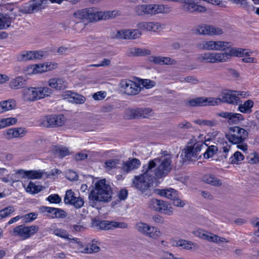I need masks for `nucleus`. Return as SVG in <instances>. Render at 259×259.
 Here are the masks:
<instances>
[{
    "mask_svg": "<svg viewBox=\"0 0 259 259\" xmlns=\"http://www.w3.org/2000/svg\"><path fill=\"white\" fill-rule=\"evenodd\" d=\"M182 83L188 82L193 84H197L199 83V80L194 76H189L185 77H181L179 79Z\"/></svg>",
    "mask_w": 259,
    "mask_h": 259,
    "instance_id": "60",
    "label": "nucleus"
},
{
    "mask_svg": "<svg viewBox=\"0 0 259 259\" xmlns=\"http://www.w3.org/2000/svg\"><path fill=\"white\" fill-rule=\"evenodd\" d=\"M11 20L7 15H0V29H5L9 27L11 24Z\"/></svg>",
    "mask_w": 259,
    "mask_h": 259,
    "instance_id": "51",
    "label": "nucleus"
},
{
    "mask_svg": "<svg viewBox=\"0 0 259 259\" xmlns=\"http://www.w3.org/2000/svg\"><path fill=\"white\" fill-rule=\"evenodd\" d=\"M100 229L102 230H110L114 228H126L127 225L123 222H117L115 221H102L97 222Z\"/></svg>",
    "mask_w": 259,
    "mask_h": 259,
    "instance_id": "19",
    "label": "nucleus"
},
{
    "mask_svg": "<svg viewBox=\"0 0 259 259\" xmlns=\"http://www.w3.org/2000/svg\"><path fill=\"white\" fill-rule=\"evenodd\" d=\"M198 141L191 145L196 154L200 152L205 146H208L209 145L208 142H209V138H206L203 135H200L198 137Z\"/></svg>",
    "mask_w": 259,
    "mask_h": 259,
    "instance_id": "28",
    "label": "nucleus"
},
{
    "mask_svg": "<svg viewBox=\"0 0 259 259\" xmlns=\"http://www.w3.org/2000/svg\"><path fill=\"white\" fill-rule=\"evenodd\" d=\"M99 244L100 243L97 240L93 239L91 243L86 245V249L89 250L88 252H86V254L98 252L100 249Z\"/></svg>",
    "mask_w": 259,
    "mask_h": 259,
    "instance_id": "46",
    "label": "nucleus"
},
{
    "mask_svg": "<svg viewBox=\"0 0 259 259\" xmlns=\"http://www.w3.org/2000/svg\"><path fill=\"white\" fill-rule=\"evenodd\" d=\"M193 234L199 238L219 244L227 243L228 242L225 238L200 229L194 231Z\"/></svg>",
    "mask_w": 259,
    "mask_h": 259,
    "instance_id": "11",
    "label": "nucleus"
},
{
    "mask_svg": "<svg viewBox=\"0 0 259 259\" xmlns=\"http://www.w3.org/2000/svg\"><path fill=\"white\" fill-rule=\"evenodd\" d=\"M57 154L61 157L69 155L70 154L69 149L66 147H59L56 149Z\"/></svg>",
    "mask_w": 259,
    "mask_h": 259,
    "instance_id": "61",
    "label": "nucleus"
},
{
    "mask_svg": "<svg viewBox=\"0 0 259 259\" xmlns=\"http://www.w3.org/2000/svg\"><path fill=\"white\" fill-rule=\"evenodd\" d=\"M137 108L127 109L124 113V117L126 119L138 118Z\"/></svg>",
    "mask_w": 259,
    "mask_h": 259,
    "instance_id": "57",
    "label": "nucleus"
},
{
    "mask_svg": "<svg viewBox=\"0 0 259 259\" xmlns=\"http://www.w3.org/2000/svg\"><path fill=\"white\" fill-rule=\"evenodd\" d=\"M215 99L218 100L217 105L221 102L236 104L239 100L237 91L229 90L222 91L218 98H215Z\"/></svg>",
    "mask_w": 259,
    "mask_h": 259,
    "instance_id": "14",
    "label": "nucleus"
},
{
    "mask_svg": "<svg viewBox=\"0 0 259 259\" xmlns=\"http://www.w3.org/2000/svg\"><path fill=\"white\" fill-rule=\"evenodd\" d=\"M248 161L251 164L259 163V154L257 153L250 154L248 157Z\"/></svg>",
    "mask_w": 259,
    "mask_h": 259,
    "instance_id": "64",
    "label": "nucleus"
},
{
    "mask_svg": "<svg viewBox=\"0 0 259 259\" xmlns=\"http://www.w3.org/2000/svg\"><path fill=\"white\" fill-rule=\"evenodd\" d=\"M217 115L222 118L227 119L228 122L230 124H237L240 121L244 119L242 114L237 113L221 112L217 113Z\"/></svg>",
    "mask_w": 259,
    "mask_h": 259,
    "instance_id": "22",
    "label": "nucleus"
},
{
    "mask_svg": "<svg viewBox=\"0 0 259 259\" xmlns=\"http://www.w3.org/2000/svg\"><path fill=\"white\" fill-rule=\"evenodd\" d=\"M218 100L214 98L197 97L187 100L186 104L188 106H206L217 105Z\"/></svg>",
    "mask_w": 259,
    "mask_h": 259,
    "instance_id": "13",
    "label": "nucleus"
},
{
    "mask_svg": "<svg viewBox=\"0 0 259 259\" xmlns=\"http://www.w3.org/2000/svg\"><path fill=\"white\" fill-rule=\"evenodd\" d=\"M196 33L210 36H221L224 34V29L220 27L209 24H202L197 27Z\"/></svg>",
    "mask_w": 259,
    "mask_h": 259,
    "instance_id": "10",
    "label": "nucleus"
},
{
    "mask_svg": "<svg viewBox=\"0 0 259 259\" xmlns=\"http://www.w3.org/2000/svg\"><path fill=\"white\" fill-rule=\"evenodd\" d=\"M38 227L35 225L30 226L19 225L14 229L13 235L25 240L35 234L38 232Z\"/></svg>",
    "mask_w": 259,
    "mask_h": 259,
    "instance_id": "9",
    "label": "nucleus"
},
{
    "mask_svg": "<svg viewBox=\"0 0 259 259\" xmlns=\"http://www.w3.org/2000/svg\"><path fill=\"white\" fill-rule=\"evenodd\" d=\"M10 174L5 168H0V179L5 183H9Z\"/></svg>",
    "mask_w": 259,
    "mask_h": 259,
    "instance_id": "58",
    "label": "nucleus"
},
{
    "mask_svg": "<svg viewBox=\"0 0 259 259\" xmlns=\"http://www.w3.org/2000/svg\"><path fill=\"white\" fill-rule=\"evenodd\" d=\"M151 52L149 50L142 48H129L126 54L130 56H146L149 55Z\"/></svg>",
    "mask_w": 259,
    "mask_h": 259,
    "instance_id": "37",
    "label": "nucleus"
},
{
    "mask_svg": "<svg viewBox=\"0 0 259 259\" xmlns=\"http://www.w3.org/2000/svg\"><path fill=\"white\" fill-rule=\"evenodd\" d=\"M65 123V118L62 115L47 116L41 119L40 124L45 127L60 126Z\"/></svg>",
    "mask_w": 259,
    "mask_h": 259,
    "instance_id": "15",
    "label": "nucleus"
},
{
    "mask_svg": "<svg viewBox=\"0 0 259 259\" xmlns=\"http://www.w3.org/2000/svg\"><path fill=\"white\" fill-rule=\"evenodd\" d=\"M13 206H8L0 210V220L10 216L15 211Z\"/></svg>",
    "mask_w": 259,
    "mask_h": 259,
    "instance_id": "54",
    "label": "nucleus"
},
{
    "mask_svg": "<svg viewBox=\"0 0 259 259\" xmlns=\"http://www.w3.org/2000/svg\"><path fill=\"white\" fill-rule=\"evenodd\" d=\"M171 156L164 153L160 156L150 160L143 166V174L134 177L132 186L139 190L143 194H150L151 187L154 178L165 177L171 169Z\"/></svg>",
    "mask_w": 259,
    "mask_h": 259,
    "instance_id": "1",
    "label": "nucleus"
},
{
    "mask_svg": "<svg viewBox=\"0 0 259 259\" xmlns=\"http://www.w3.org/2000/svg\"><path fill=\"white\" fill-rule=\"evenodd\" d=\"M38 73L53 70L57 68V63L55 62H48L42 64H36Z\"/></svg>",
    "mask_w": 259,
    "mask_h": 259,
    "instance_id": "31",
    "label": "nucleus"
},
{
    "mask_svg": "<svg viewBox=\"0 0 259 259\" xmlns=\"http://www.w3.org/2000/svg\"><path fill=\"white\" fill-rule=\"evenodd\" d=\"M119 164V160L117 159H110L107 160L105 163V167L107 170H110L116 167Z\"/></svg>",
    "mask_w": 259,
    "mask_h": 259,
    "instance_id": "56",
    "label": "nucleus"
},
{
    "mask_svg": "<svg viewBox=\"0 0 259 259\" xmlns=\"http://www.w3.org/2000/svg\"><path fill=\"white\" fill-rule=\"evenodd\" d=\"M232 55H237V52L229 49L224 52H205L199 54L197 59L202 63H224L229 61Z\"/></svg>",
    "mask_w": 259,
    "mask_h": 259,
    "instance_id": "3",
    "label": "nucleus"
},
{
    "mask_svg": "<svg viewBox=\"0 0 259 259\" xmlns=\"http://www.w3.org/2000/svg\"><path fill=\"white\" fill-rule=\"evenodd\" d=\"M194 122L200 126H214L217 122L214 120H209L202 119H198L194 121Z\"/></svg>",
    "mask_w": 259,
    "mask_h": 259,
    "instance_id": "52",
    "label": "nucleus"
},
{
    "mask_svg": "<svg viewBox=\"0 0 259 259\" xmlns=\"http://www.w3.org/2000/svg\"><path fill=\"white\" fill-rule=\"evenodd\" d=\"M172 245L176 247H181L187 250H195L198 248V245L196 243L182 239L173 240Z\"/></svg>",
    "mask_w": 259,
    "mask_h": 259,
    "instance_id": "26",
    "label": "nucleus"
},
{
    "mask_svg": "<svg viewBox=\"0 0 259 259\" xmlns=\"http://www.w3.org/2000/svg\"><path fill=\"white\" fill-rule=\"evenodd\" d=\"M148 15H154L157 14L168 13L170 11L169 8L162 4H147Z\"/></svg>",
    "mask_w": 259,
    "mask_h": 259,
    "instance_id": "21",
    "label": "nucleus"
},
{
    "mask_svg": "<svg viewBox=\"0 0 259 259\" xmlns=\"http://www.w3.org/2000/svg\"><path fill=\"white\" fill-rule=\"evenodd\" d=\"M52 90L47 87H28L22 92V99L26 102H34L50 96Z\"/></svg>",
    "mask_w": 259,
    "mask_h": 259,
    "instance_id": "4",
    "label": "nucleus"
},
{
    "mask_svg": "<svg viewBox=\"0 0 259 259\" xmlns=\"http://www.w3.org/2000/svg\"><path fill=\"white\" fill-rule=\"evenodd\" d=\"M17 119L15 117H7L0 119V129L15 124Z\"/></svg>",
    "mask_w": 259,
    "mask_h": 259,
    "instance_id": "45",
    "label": "nucleus"
},
{
    "mask_svg": "<svg viewBox=\"0 0 259 259\" xmlns=\"http://www.w3.org/2000/svg\"><path fill=\"white\" fill-rule=\"evenodd\" d=\"M26 178L25 170L20 169L15 171L14 173L10 174L9 183L11 185L19 181L21 179Z\"/></svg>",
    "mask_w": 259,
    "mask_h": 259,
    "instance_id": "36",
    "label": "nucleus"
},
{
    "mask_svg": "<svg viewBox=\"0 0 259 259\" xmlns=\"http://www.w3.org/2000/svg\"><path fill=\"white\" fill-rule=\"evenodd\" d=\"M192 148V146H188L182 151L181 156L184 161L192 160L193 158L196 157V154Z\"/></svg>",
    "mask_w": 259,
    "mask_h": 259,
    "instance_id": "34",
    "label": "nucleus"
},
{
    "mask_svg": "<svg viewBox=\"0 0 259 259\" xmlns=\"http://www.w3.org/2000/svg\"><path fill=\"white\" fill-rule=\"evenodd\" d=\"M67 95L69 96L68 101L73 103L82 104L85 101V98L83 96L70 91L67 92Z\"/></svg>",
    "mask_w": 259,
    "mask_h": 259,
    "instance_id": "39",
    "label": "nucleus"
},
{
    "mask_svg": "<svg viewBox=\"0 0 259 259\" xmlns=\"http://www.w3.org/2000/svg\"><path fill=\"white\" fill-rule=\"evenodd\" d=\"M112 191L105 179L97 181L94 188L89 195V203L93 207L97 208L99 202L107 203L111 200Z\"/></svg>",
    "mask_w": 259,
    "mask_h": 259,
    "instance_id": "2",
    "label": "nucleus"
},
{
    "mask_svg": "<svg viewBox=\"0 0 259 259\" xmlns=\"http://www.w3.org/2000/svg\"><path fill=\"white\" fill-rule=\"evenodd\" d=\"M230 50H236L237 52V55H232V56L243 57L242 61L246 63H255L256 62L255 58L250 57L252 52L247 49L231 48Z\"/></svg>",
    "mask_w": 259,
    "mask_h": 259,
    "instance_id": "25",
    "label": "nucleus"
},
{
    "mask_svg": "<svg viewBox=\"0 0 259 259\" xmlns=\"http://www.w3.org/2000/svg\"><path fill=\"white\" fill-rule=\"evenodd\" d=\"M117 13L115 11L102 12L93 8L87 9V20L92 22L100 20H105L114 17Z\"/></svg>",
    "mask_w": 259,
    "mask_h": 259,
    "instance_id": "8",
    "label": "nucleus"
},
{
    "mask_svg": "<svg viewBox=\"0 0 259 259\" xmlns=\"http://www.w3.org/2000/svg\"><path fill=\"white\" fill-rule=\"evenodd\" d=\"M87 9L77 10L73 14V18L74 20L77 22L81 21L83 20H87Z\"/></svg>",
    "mask_w": 259,
    "mask_h": 259,
    "instance_id": "48",
    "label": "nucleus"
},
{
    "mask_svg": "<svg viewBox=\"0 0 259 259\" xmlns=\"http://www.w3.org/2000/svg\"><path fill=\"white\" fill-rule=\"evenodd\" d=\"M53 234L55 235L70 240L71 237H70V235L68 234L67 232L62 229L56 228L53 230Z\"/></svg>",
    "mask_w": 259,
    "mask_h": 259,
    "instance_id": "49",
    "label": "nucleus"
},
{
    "mask_svg": "<svg viewBox=\"0 0 259 259\" xmlns=\"http://www.w3.org/2000/svg\"><path fill=\"white\" fill-rule=\"evenodd\" d=\"M23 185L25 187L26 191L31 194L38 193L42 189V186L36 185L32 182H30L26 186H25L24 184H23Z\"/></svg>",
    "mask_w": 259,
    "mask_h": 259,
    "instance_id": "41",
    "label": "nucleus"
},
{
    "mask_svg": "<svg viewBox=\"0 0 259 259\" xmlns=\"http://www.w3.org/2000/svg\"><path fill=\"white\" fill-rule=\"evenodd\" d=\"M69 242L70 246L74 249L76 252L86 253L89 250L86 249V245L84 246L78 238H71Z\"/></svg>",
    "mask_w": 259,
    "mask_h": 259,
    "instance_id": "29",
    "label": "nucleus"
},
{
    "mask_svg": "<svg viewBox=\"0 0 259 259\" xmlns=\"http://www.w3.org/2000/svg\"><path fill=\"white\" fill-rule=\"evenodd\" d=\"M164 28V25L159 22L154 21L149 22L148 31L157 32L163 30Z\"/></svg>",
    "mask_w": 259,
    "mask_h": 259,
    "instance_id": "47",
    "label": "nucleus"
},
{
    "mask_svg": "<svg viewBox=\"0 0 259 259\" xmlns=\"http://www.w3.org/2000/svg\"><path fill=\"white\" fill-rule=\"evenodd\" d=\"M247 136L248 133L244 128L235 126L230 128L227 137L230 143L238 144L242 143Z\"/></svg>",
    "mask_w": 259,
    "mask_h": 259,
    "instance_id": "7",
    "label": "nucleus"
},
{
    "mask_svg": "<svg viewBox=\"0 0 259 259\" xmlns=\"http://www.w3.org/2000/svg\"><path fill=\"white\" fill-rule=\"evenodd\" d=\"M51 203H59L61 201V198L57 194H51L46 199Z\"/></svg>",
    "mask_w": 259,
    "mask_h": 259,
    "instance_id": "63",
    "label": "nucleus"
},
{
    "mask_svg": "<svg viewBox=\"0 0 259 259\" xmlns=\"http://www.w3.org/2000/svg\"><path fill=\"white\" fill-rule=\"evenodd\" d=\"M45 0H32L29 3L25 4L21 8L24 13H33L39 10Z\"/></svg>",
    "mask_w": 259,
    "mask_h": 259,
    "instance_id": "20",
    "label": "nucleus"
},
{
    "mask_svg": "<svg viewBox=\"0 0 259 259\" xmlns=\"http://www.w3.org/2000/svg\"><path fill=\"white\" fill-rule=\"evenodd\" d=\"M218 151V147L214 145L208 146L207 149L204 153L203 155L205 158H210L212 157L215 153Z\"/></svg>",
    "mask_w": 259,
    "mask_h": 259,
    "instance_id": "53",
    "label": "nucleus"
},
{
    "mask_svg": "<svg viewBox=\"0 0 259 259\" xmlns=\"http://www.w3.org/2000/svg\"><path fill=\"white\" fill-rule=\"evenodd\" d=\"M156 191L157 193L160 196L171 200L176 198L178 193L177 191L171 188L165 189H157Z\"/></svg>",
    "mask_w": 259,
    "mask_h": 259,
    "instance_id": "32",
    "label": "nucleus"
},
{
    "mask_svg": "<svg viewBox=\"0 0 259 259\" xmlns=\"http://www.w3.org/2000/svg\"><path fill=\"white\" fill-rule=\"evenodd\" d=\"M141 35L142 33L138 29H125L119 30L116 37L121 39H135L139 38Z\"/></svg>",
    "mask_w": 259,
    "mask_h": 259,
    "instance_id": "17",
    "label": "nucleus"
},
{
    "mask_svg": "<svg viewBox=\"0 0 259 259\" xmlns=\"http://www.w3.org/2000/svg\"><path fill=\"white\" fill-rule=\"evenodd\" d=\"M150 209L161 213L171 215L174 213V208L167 202L155 198L150 199L147 203Z\"/></svg>",
    "mask_w": 259,
    "mask_h": 259,
    "instance_id": "5",
    "label": "nucleus"
},
{
    "mask_svg": "<svg viewBox=\"0 0 259 259\" xmlns=\"http://www.w3.org/2000/svg\"><path fill=\"white\" fill-rule=\"evenodd\" d=\"M253 106V102L251 100H248L239 105L238 110L242 113H249L251 112V108Z\"/></svg>",
    "mask_w": 259,
    "mask_h": 259,
    "instance_id": "42",
    "label": "nucleus"
},
{
    "mask_svg": "<svg viewBox=\"0 0 259 259\" xmlns=\"http://www.w3.org/2000/svg\"><path fill=\"white\" fill-rule=\"evenodd\" d=\"M137 116L139 118H149L153 115L154 112L150 108H137Z\"/></svg>",
    "mask_w": 259,
    "mask_h": 259,
    "instance_id": "40",
    "label": "nucleus"
},
{
    "mask_svg": "<svg viewBox=\"0 0 259 259\" xmlns=\"http://www.w3.org/2000/svg\"><path fill=\"white\" fill-rule=\"evenodd\" d=\"M202 180L205 183L215 187L221 186L222 184L220 179L210 174H207L204 176Z\"/></svg>",
    "mask_w": 259,
    "mask_h": 259,
    "instance_id": "38",
    "label": "nucleus"
},
{
    "mask_svg": "<svg viewBox=\"0 0 259 259\" xmlns=\"http://www.w3.org/2000/svg\"><path fill=\"white\" fill-rule=\"evenodd\" d=\"M183 3H185L187 10L190 12H204L206 10L205 7L196 4L193 0H184Z\"/></svg>",
    "mask_w": 259,
    "mask_h": 259,
    "instance_id": "30",
    "label": "nucleus"
},
{
    "mask_svg": "<svg viewBox=\"0 0 259 259\" xmlns=\"http://www.w3.org/2000/svg\"><path fill=\"white\" fill-rule=\"evenodd\" d=\"M48 84L52 90L57 91L64 90L67 87V82L63 77H53L48 80Z\"/></svg>",
    "mask_w": 259,
    "mask_h": 259,
    "instance_id": "18",
    "label": "nucleus"
},
{
    "mask_svg": "<svg viewBox=\"0 0 259 259\" xmlns=\"http://www.w3.org/2000/svg\"><path fill=\"white\" fill-rule=\"evenodd\" d=\"M144 235L148 237L156 239L161 236L162 233L157 228L148 225Z\"/></svg>",
    "mask_w": 259,
    "mask_h": 259,
    "instance_id": "35",
    "label": "nucleus"
},
{
    "mask_svg": "<svg viewBox=\"0 0 259 259\" xmlns=\"http://www.w3.org/2000/svg\"><path fill=\"white\" fill-rule=\"evenodd\" d=\"M141 165L140 161L137 158L129 159L128 160L123 163L122 169L126 173L137 169Z\"/></svg>",
    "mask_w": 259,
    "mask_h": 259,
    "instance_id": "27",
    "label": "nucleus"
},
{
    "mask_svg": "<svg viewBox=\"0 0 259 259\" xmlns=\"http://www.w3.org/2000/svg\"><path fill=\"white\" fill-rule=\"evenodd\" d=\"M45 55L44 51H27L22 52L19 57L20 61H28L33 59H40Z\"/></svg>",
    "mask_w": 259,
    "mask_h": 259,
    "instance_id": "24",
    "label": "nucleus"
},
{
    "mask_svg": "<svg viewBox=\"0 0 259 259\" xmlns=\"http://www.w3.org/2000/svg\"><path fill=\"white\" fill-rule=\"evenodd\" d=\"M230 42L222 40H203L199 42V49L206 51H224L229 48Z\"/></svg>",
    "mask_w": 259,
    "mask_h": 259,
    "instance_id": "6",
    "label": "nucleus"
},
{
    "mask_svg": "<svg viewBox=\"0 0 259 259\" xmlns=\"http://www.w3.org/2000/svg\"><path fill=\"white\" fill-rule=\"evenodd\" d=\"M21 216V219H22L24 222L29 223L36 219L37 214L34 212H31Z\"/></svg>",
    "mask_w": 259,
    "mask_h": 259,
    "instance_id": "59",
    "label": "nucleus"
},
{
    "mask_svg": "<svg viewBox=\"0 0 259 259\" xmlns=\"http://www.w3.org/2000/svg\"><path fill=\"white\" fill-rule=\"evenodd\" d=\"M24 81V79L22 76H18L10 82L9 86L12 89L17 90L23 85Z\"/></svg>",
    "mask_w": 259,
    "mask_h": 259,
    "instance_id": "43",
    "label": "nucleus"
},
{
    "mask_svg": "<svg viewBox=\"0 0 259 259\" xmlns=\"http://www.w3.org/2000/svg\"><path fill=\"white\" fill-rule=\"evenodd\" d=\"M16 138H21L24 137L27 133V130L24 127H14Z\"/></svg>",
    "mask_w": 259,
    "mask_h": 259,
    "instance_id": "62",
    "label": "nucleus"
},
{
    "mask_svg": "<svg viewBox=\"0 0 259 259\" xmlns=\"http://www.w3.org/2000/svg\"><path fill=\"white\" fill-rule=\"evenodd\" d=\"M42 211L48 213V215L51 218H65L67 217V213L63 209L48 206H44Z\"/></svg>",
    "mask_w": 259,
    "mask_h": 259,
    "instance_id": "23",
    "label": "nucleus"
},
{
    "mask_svg": "<svg viewBox=\"0 0 259 259\" xmlns=\"http://www.w3.org/2000/svg\"><path fill=\"white\" fill-rule=\"evenodd\" d=\"M244 159V155L239 151L235 152L234 154L230 158V162L232 164H239Z\"/></svg>",
    "mask_w": 259,
    "mask_h": 259,
    "instance_id": "50",
    "label": "nucleus"
},
{
    "mask_svg": "<svg viewBox=\"0 0 259 259\" xmlns=\"http://www.w3.org/2000/svg\"><path fill=\"white\" fill-rule=\"evenodd\" d=\"M16 103L14 99H9L0 102V113L13 110L15 108Z\"/></svg>",
    "mask_w": 259,
    "mask_h": 259,
    "instance_id": "33",
    "label": "nucleus"
},
{
    "mask_svg": "<svg viewBox=\"0 0 259 259\" xmlns=\"http://www.w3.org/2000/svg\"><path fill=\"white\" fill-rule=\"evenodd\" d=\"M26 178L30 179H40L45 174V172L41 170H25Z\"/></svg>",
    "mask_w": 259,
    "mask_h": 259,
    "instance_id": "44",
    "label": "nucleus"
},
{
    "mask_svg": "<svg viewBox=\"0 0 259 259\" xmlns=\"http://www.w3.org/2000/svg\"><path fill=\"white\" fill-rule=\"evenodd\" d=\"M64 201L65 204L72 205L76 208H81L84 204L83 199L80 197L76 196L72 190L66 191Z\"/></svg>",
    "mask_w": 259,
    "mask_h": 259,
    "instance_id": "16",
    "label": "nucleus"
},
{
    "mask_svg": "<svg viewBox=\"0 0 259 259\" xmlns=\"http://www.w3.org/2000/svg\"><path fill=\"white\" fill-rule=\"evenodd\" d=\"M147 5H140L135 8V12L138 16L148 15Z\"/></svg>",
    "mask_w": 259,
    "mask_h": 259,
    "instance_id": "55",
    "label": "nucleus"
},
{
    "mask_svg": "<svg viewBox=\"0 0 259 259\" xmlns=\"http://www.w3.org/2000/svg\"><path fill=\"white\" fill-rule=\"evenodd\" d=\"M121 90L128 95H135L141 91L140 84L129 79L121 80L119 83Z\"/></svg>",
    "mask_w": 259,
    "mask_h": 259,
    "instance_id": "12",
    "label": "nucleus"
}]
</instances>
